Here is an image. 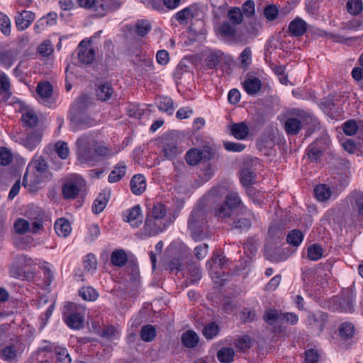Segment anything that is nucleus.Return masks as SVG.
Instances as JSON below:
<instances>
[{
  "mask_svg": "<svg viewBox=\"0 0 363 363\" xmlns=\"http://www.w3.org/2000/svg\"><path fill=\"white\" fill-rule=\"evenodd\" d=\"M79 295L85 301H94L97 299L99 294L97 291L91 286L82 287L79 291Z\"/></svg>",
  "mask_w": 363,
  "mask_h": 363,
  "instance_id": "42",
  "label": "nucleus"
},
{
  "mask_svg": "<svg viewBox=\"0 0 363 363\" xmlns=\"http://www.w3.org/2000/svg\"><path fill=\"white\" fill-rule=\"evenodd\" d=\"M167 208L162 203H157L153 205L152 210L147 213V217L153 218L155 220L168 221L166 217Z\"/></svg>",
  "mask_w": 363,
  "mask_h": 363,
  "instance_id": "21",
  "label": "nucleus"
},
{
  "mask_svg": "<svg viewBox=\"0 0 363 363\" xmlns=\"http://www.w3.org/2000/svg\"><path fill=\"white\" fill-rule=\"evenodd\" d=\"M110 196L111 193L109 191H103L99 194L92 206L94 213L99 214L105 208L110 199Z\"/></svg>",
  "mask_w": 363,
  "mask_h": 363,
  "instance_id": "17",
  "label": "nucleus"
},
{
  "mask_svg": "<svg viewBox=\"0 0 363 363\" xmlns=\"http://www.w3.org/2000/svg\"><path fill=\"white\" fill-rule=\"evenodd\" d=\"M230 130L231 134L238 140H244L249 134V127L245 122L231 124Z\"/></svg>",
  "mask_w": 363,
  "mask_h": 363,
  "instance_id": "14",
  "label": "nucleus"
},
{
  "mask_svg": "<svg viewBox=\"0 0 363 363\" xmlns=\"http://www.w3.org/2000/svg\"><path fill=\"white\" fill-rule=\"evenodd\" d=\"M26 216L28 220H24V234L31 233L38 234L44 230L45 213L39 207H28Z\"/></svg>",
  "mask_w": 363,
  "mask_h": 363,
  "instance_id": "2",
  "label": "nucleus"
},
{
  "mask_svg": "<svg viewBox=\"0 0 363 363\" xmlns=\"http://www.w3.org/2000/svg\"><path fill=\"white\" fill-rule=\"evenodd\" d=\"M38 53L43 57H48L53 52V47L50 40H45L38 48Z\"/></svg>",
  "mask_w": 363,
  "mask_h": 363,
  "instance_id": "63",
  "label": "nucleus"
},
{
  "mask_svg": "<svg viewBox=\"0 0 363 363\" xmlns=\"http://www.w3.org/2000/svg\"><path fill=\"white\" fill-rule=\"evenodd\" d=\"M127 260L128 257L123 250H116L111 254V261L114 266L123 267Z\"/></svg>",
  "mask_w": 363,
  "mask_h": 363,
  "instance_id": "33",
  "label": "nucleus"
},
{
  "mask_svg": "<svg viewBox=\"0 0 363 363\" xmlns=\"http://www.w3.org/2000/svg\"><path fill=\"white\" fill-rule=\"evenodd\" d=\"M347 292L348 293L347 299L342 298L340 301V307L342 312L349 313L353 311V299L352 293L349 290Z\"/></svg>",
  "mask_w": 363,
  "mask_h": 363,
  "instance_id": "59",
  "label": "nucleus"
},
{
  "mask_svg": "<svg viewBox=\"0 0 363 363\" xmlns=\"http://www.w3.org/2000/svg\"><path fill=\"white\" fill-rule=\"evenodd\" d=\"M262 25L257 19H252L245 27V35L247 38H255L259 34L262 29Z\"/></svg>",
  "mask_w": 363,
  "mask_h": 363,
  "instance_id": "30",
  "label": "nucleus"
},
{
  "mask_svg": "<svg viewBox=\"0 0 363 363\" xmlns=\"http://www.w3.org/2000/svg\"><path fill=\"white\" fill-rule=\"evenodd\" d=\"M194 16L193 9L186 7L183 10L177 12L175 15V18L181 24L187 23L188 20L192 19Z\"/></svg>",
  "mask_w": 363,
  "mask_h": 363,
  "instance_id": "44",
  "label": "nucleus"
},
{
  "mask_svg": "<svg viewBox=\"0 0 363 363\" xmlns=\"http://www.w3.org/2000/svg\"><path fill=\"white\" fill-rule=\"evenodd\" d=\"M242 13L247 18H251L255 14V4L252 0H247L242 5Z\"/></svg>",
  "mask_w": 363,
  "mask_h": 363,
  "instance_id": "58",
  "label": "nucleus"
},
{
  "mask_svg": "<svg viewBox=\"0 0 363 363\" xmlns=\"http://www.w3.org/2000/svg\"><path fill=\"white\" fill-rule=\"evenodd\" d=\"M55 152L57 155L62 160H65L69 155V150L67 144L63 141H58L55 144Z\"/></svg>",
  "mask_w": 363,
  "mask_h": 363,
  "instance_id": "55",
  "label": "nucleus"
},
{
  "mask_svg": "<svg viewBox=\"0 0 363 363\" xmlns=\"http://www.w3.org/2000/svg\"><path fill=\"white\" fill-rule=\"evenodd\" d=\"M13 160L11 152L5 147H0V164L6 166Z\"/></svg>",
  "mask_w": 363,
  "mask_h": 363,
  "instance_id": "56",
  "label": "nucleus"
},
{
  "mask_svg": "<svg viewBox=\"0 0 363 363\" xmlns=\"http://www.w3.org/2000/svg\"><path fill=\"white\" fill-rule=\"evenodd\" d=\"M255 175L249 168L242 169L240 173V182L245 187H248L254 183Z\"/></svg>",
  "mask_w": 363,
  "mask_h": 363,
  "instance_id": "43",
  "label": "nucleus"
},
{
  "mask_svg": "<svg viewBox=\"0 0 363 363\" xmlns=\"http://www.w3.org/2000/svg\"><path fill=\"white\" fill-rule=\"evenodd\" d=\"M313 118L309 115L300 114L297 118L290 117L284 123V130L288 135H297L302 127L312 121Z\"/></svg>",
  "mask_w": 363,
  "mask_h": 363,
  "instance_id": "5",
  "label": "nucleus"
},
{
  "mask_svg": "<svg viewBox=\"0 0 363 363\" xmlns=\"http://www.w3.org/2000/svg\"><path fill=\"white\" fill-rule=\"evenodd\" d=\"M199 336L194 330H188L182 334V343L189 348L196 347L199 343Z\"/></svg>",
  "mask_w": 363,
  "mask_h": 363,
  "instance_id": "29",
  "label": "nucleus"
},
{
  "mask_svg": "<svg viewBox=\"0 0 363 363\" xmlns=\"http://www.w3.org/2000/svg\"><path fill=\"white\" fill-rule=\"evenodd\" d=\"M227 17L229 22L235 25L236 26L241 24L243 21V13L238 7L230 9L227 13Z\"/></svg>",
  "mask_w": 363,
  "mask_h": 363,
  "instance_id": "35",
  "label": "nucleus"
},
{
  "mask_svg": "<svg viewBox=\"0 0 363 363\" xmlns=\"http://www.w3.org/2000/svg\"><path fill=\"white\" fill-rule=\"evenodd\" d=\"M36 91L41 98H49L52 93V87L50 82H44L39 83Z\"/></svg>",
  "mask_w": 363,
  "mask_h": 363,
  "instance_id": "46",
  "label": "nucleus"
},
{
  "mask_svg": "<svg viewBox=\"0 0 363 363\" xmlns=\"http://www.w3.org/2000/svg\"><path fill=\"white\" fill-rule=\"evenodd\" d=\"M126 165L123 162H120L114 167L113 169L108 175V182L115 183L120 181L125 174Z\"/></svg>",
  "mask_w": 363,
  "mask_h": 363,
  "instance_id": "28",
  "label": "nucleus"
},
{
  "mask_svg": "<svg viewBox=\"0 0 363 363\" xmlns=\"http://www.w3.org/2000/svg\"><path fill=\"white\" fill-rule=\"evenodd\" d=\"M203 335L207 339H212L219 333V326L216 323H210L203 328Z\"/></svg>",
  "mask_w": 363,
  "mask_h": 363,
  "instance_id": "49",
  "label": "nucleus"
},
{
  "mask_svg": "<svg viewBox=\"0 0 363 363\" xmlns=\"http://www.w3.org/2000/svg\"><path fill=\"white\" fill-rule=\"evenodd\" d=\"M14 62L13 53L11 51L0 52V63L6 68H9Z\"/></svg>",
  "mask_w": 363,
  "mask_h": 363,
  "instance_id": "60",
  "label": "nucleus"
},
{
  "mask_svg": "<svg viewBox=\"0 0 363 363\" xmlns=\"http://www.w3.org/2000/svg\"><path fill=\"white\" fill-rule=\"evenodd\" d=\"M328 320V315L323 311L310 313L306 319L308 328L317 335H320L324 330Z\"/></svg>",
  "mask_w": 363,
  "mask_h": 363,
  "instance_id": "6",
  "label": "nucleus"
},
{
  "mask_svg": "<svg viewBox=\"0 0 363 363\" xmlns=\"http://www.w3.org/2000/svg\"><path fill=\"white\" fill-rule=\"evenodd\" d=\"M244 89L250 95L257 94L261 89V80L254 76H247L242 83Z\"/></svg>",
  "mask_w": 363,
  "mask_h": 363,
  "instance_id": "12",
  "label": "nucleus"
},
{
  "mask_svg": "<svg viewBox=\"0 0 363 363\" xmlns=\"http://www.w3.org/2000/svg\"><path fill=\"white\" fill-rule=\"evenodd\" d=\"M77 160L83 164H94L97 161L94 149H84L83 147L80 150H77Z\"/></svg>",
  "mask_w": 363,
  "mask_h": 363,
  "instance_id": "19",
  "label": "nucleus"
},
{
  "mask_svg": "<svg viewBox=\"0 0 363 363\" xmlns=\"http://www.w3.org/2000/svg\"><path fill=\"white\" fill-rule=\"evenodd\" d=\"M307 253L308 257L311 260L316 261L323 257V250L320 245L313 244L308 247Z\"/></svg>",
  "mask_w": 363,
  "mask_h": 363,
  "instance_id": "45",
  "label": "nucleus"
},
{
  "mask_svg": "<svg viewBox=\"0 0 363 363\" xmlns=\"http://www.w3.org/2000/svg\"><path fill=\"white\" fill-rule=\"evenodd\" d=\"M235 347L240 351H245L252 346V339L249 335H244L235 342Z\"/></svg>",
  "mask_w": 363,
  "mask_h": 363,
  "instance_id": "62",
  "label": "nucleus"
},
{
  "mask_svg": "<svg viewBox=\"0 0 363 363\" xmlns=\"http://www.w3.org/2000/svg\"><path fill=\"white\" fill-rule=\"evenodd\" d=\"M279 13V9L277 6L269 4L265 6L263 11L264 17L269 21L275 20Z\"/></svg>",
  "mask_w": 363,
  "mask_h": 363,
  "instance_id": "57",
  "label": "nucleus"
},
{
  "mask_svg": "<svg viewBox=\"0 0 363 363\" xmlns=\"http://www.w3.org/2000/svg\"><path fill=\"white\" fill-rule=\"evenodd\" d=\"M55 230L56 233L61 237L68 236L72 230L69 222L65 218H59L55 223Z\"/></svg>",
  "mask_w": 363,
  "mask_h": 363,
  "instance_id": "24",
  "label": "nucleus"
},
{
  "mask_svg": "<svg viewBox=\"0 0 363 363\" xmlns=\"http://www.w3.org/2000/svg\"><path fill=\"white\" fill-rule=\"evenodd\" d=\"M235 352L233 348L223 347L217 352V358L222 363H230L233 361Z\"/></svg>",
  "mask_w": 363,
  "mask_h": 363,
  "instance_id": "36",
  "label": "nucleus"
},
{
  "mask_svg": "<svg viewBox=\"0 0 363 363\" xmlns=\"http://www.w3.org/2000/svg\"><path fill=\"white\" fill-rule=\"evenodd\" d=\"M72 123L76 129L88 128L96 124V121L94 119L84 115L73 116L72 118Z\"/></svg>",
  "mask_w": 363,
  "mask_h": 363,
  "instance_id": "23",
  "label": "nucleus"
},
{
  "mask_svg": "<svg viewBox=\"0 0 363 363\" xmlns=\"http://www.w3.org/2000/svg\"><path fill=\"white\" fill-rule=\"evenodd\" d=\"M169 224V221L155 220L146 217L144 226L140 233V238L145 239L147 238L155 236L163 232Z\"/></svg>",
  "mask_w": 363,
  "mask_h": 363,
  "instance_id": "4",
  "label": "nucleus"
},
{
  "mask_svg": "<svg viewBox=\"0 0 363 363\" xmlns=\"http://www.w3.org/2000/svg\"><path fill=\"white\" fill-rule=\"evenodd\" d=\"M207 216L203 204L199 203L191 211L188 220V228L191 236L196 242L208 237L206 232Z\"/></svg>",
  "mask_w": 363,
  "mask_h": 363,
  "instance_id": "1",
  "label": "nucleus"
},
{
  "mask_svg": "<svg viewBox=\"0 0 363 363\" xmlns=\"http://www.w3.org/2000/svg\"><path fill=\"white\" fill-rule=\"evenodd\" d=\"M281 311L276 309L268 308L264 311L263 320L269 325H273L281 320Z\"/></svg>",
  "mask_w": 363,
  "mask_h": 363,
  "instance_id": "34",
  "label": "nucleus"
},
{
  "mask_svg": "<svg viewBox=\"0 0 363 363\" xmlns=\"http://www.w3.org/2000/svg\"><path fill=\"white\" fill-rule=\"evenodd\" d=\"M55 353L57 360L60 363H70L71 357H69L67 350L65 348L56 347Z\"/></svg>",
  "mask_w": 363,
  "mask_h": 363,
  "instance_id": "61",
  "label": "nucleus"
},
{
  "mask_svg": "<svg viewBox=\"0 0 363 363\" xmlns=\"http://www.w3.org/2000/svg\"><path fill=\"white\" fill-rule=\"evenodd\" d=\"M38 118L35 112L30 108L24 106V125L30 128L37 125Z\"/></svg>",
  "mask_w": 363,
  "mask_h": 363,
  "instance_id": "31",
  "label": "nucleus"
},
{
  "mask_svg": "<svg viewBox=\"0 0 363 363\" xmlns=\"http://www.w3.org/2000/svg\"><path fill=\"white\" fill-rule=\"evenodd\" d=\"M322 155V150L316 144H311L307 148V155L312 162H317Z\"/></svg>",
  "mask_w": 363,
  "mask_h": 363,
  "instance_id": "53",
  "label": "nucleus"
},
{
  "mask_svg": "<svg viewBox=\"0 0 363 363\" xmlns=\"http://www.w3.org/2000/svg\"><path fill=\"white\" fill-rule=\"evenodd\" d=\"M224 203L233 211L240 206L241 200L238 193L232 192L226 196Z\"/></svg>",
  "mask_w": 363,
  "mask_h": 363,
  "instance_id": "52",
  "label": "nucleus"
},
{
  "mask_svg": "<svg viewBox=\"0 0 363 363\" xmlns=\"http://www.w3.org/2000/svg\"><path fill=\"white\" fill-rule=\"evenodd\" d=\"M226 189L224 186H218L213 187L203 198V201L213 203L220 200L225 194Z\"/></svg>",
  "mask_w": 363,
  "mask_h": 363,
  "instance_id": "20",
  "label": "nucleus"
},
{
  "mask_svg": "<svg viewBox=\"0 0 363 363\" xmlns=\"http://www.w3.org/2000/svg\"><path fill=\"white\" fill-rule=\"evenodd\" d=\"M77 150H80L82 147L84 149H94L96 146V139L89 134H84L79 138L75 143Z\"/></svg>",
  "mask_w": 363,
  "mask_h": 363,
  "instance_id": "27",
  "label": "nucleus"
},
{
  "mask_svg": "<svg viewBox=\"0 0 363 363\" xmlns=\"http://www.w3.org/2000/svg\"><path fill=\"white\" fill-rule=\"evenodd\" d=\"M236 31V26L228 21L223 22L218 29L220 35L224 38H232L235 36Z\"/></svg>",
  "mask_w": 363,
  "mask_h": 363,
  "instance_id": "32",
  "label": "nucleus"
},
{
  "mask_svg": "<svg viewBox=\"0 0 363 363\" xmlns=\"http://www.w3.org/2000/svg\"><path fill=\"white\" fill-rule=\"evenodd\" d=\"M64 320L71 328L79 330L83 327L84 318L78 312H65L64 313Z\"/></svg>",
  "mask_w": 363,
  "mask_h": 363,
  "instance_id": "9",
  "label": "nucleus"
},
{
  "mask_svg": "<svg viewBox=\"0 0 363 363\" xmlns=\"http://www.w3.org/2000/svg\"><path fill=\"white\" fill-rule=\"evenodd\" d=\"M26 180L27 185L24 184V188L27 187L28 191L30 194H36L43 186V184L49 181L41 177L34 176H25L24 181Z\"/></svg>",
  "mask_w": 363,
  "mask_h": 363,
  "instance_id": "10",
  "label": "nucleus"
},
{
  "mask_svg": "<svg viewBox=\"0 0 363 363\" xmlns=\"http://www.w3.org/2000/svg\"><path fill=\"white\" fill-rule=\"evenodd\" d=\"M38 269L37 263L31 258H27L24 256V280L34 281Z\"/></svg>",
  "mask_w": 363,
  "mask_h": 363,
  "instance_id": "18",
  "label": "nucleus"
},
{
  "mask_svg": "<svg viewBox=\"0 0 363 363\" xmlns=\"http://www.w3.org/2000/svg\"><path fill=\"white\" fill-rule=\"evenodd\" d=\"M78 58L84 64H90L95 57V50L89 46V42L82 40L78 46Z\"/></svg>",
  "mask_w": 363,
  "mask_h": 363,
  "instance_id": "8",
  "label": "nucleus"
},
{
  "mask_svg": "<svg viewBox=\"0 0 363 363\" xmlns=\"http://www.w3.org/2000/svg\"><path fill=\"white\" fill-rule=\"evenodd\" d=\"M307 23L301 18H296L289 25V33L295 37L302 36L307 30Z\"/></svg>",
  "mask_w": 363,
  "mask_h": 363,
  "instance_id": "11",
  "label": "nucleus"
},
{
  "mask_svg": "<svg viewBox=\"0 0 363 363\" xmlns=\"http://www.w3.org/2000/svg\"><path fill=\"white\" fill-rule=\"evenodd\" d=\"M303 234L299 230H291L286 238L287 242L293 246H298L303 239Z\"/></svg>",
  "mask_w": 363,
  "mask_h": 363,
  "instance_id": "40",
  "label": "nucleus"
},
{
  "mask_svg": "<svg viewBox=\"0 0 363 363\" xmlns=\"http://www.w3.org/2000/svg\"><path fill=\"white\" fill-rule=\"evenodd\" d=\"M252 51L250 48H246L240 55L241 67L246 69L251 64Z\"/></svg>",
  "mask_w": 363,
  "mask_h": 363,
  "instance_id": "54",
  "label": "nucleus"
},
{
  "mask_svg": "<svg viewBox=\"0 0 363 363\" xmlns=\"http://www.w3.org/2000/svg\"><path fill=\"white\" fill-rule=\"evenodd\" d=\"M128 223L133 227L138 228L142 223V211L139 205L133 206L128 211L126 219Z\"/></svg>",
  "mask_w": 363,
  "mask_h": 363,
  "instance_id": "15",
  "label": "nucleus"
},
{
  "mask_svg": "<svg viewBox=\"0 0 363 363\" xmlns=\"http://www.w3.org/2000/svg\"><path fill=\"white\" fill-rule=\"evenodd\" d=\"M42 133L38 130L30 129L26 131V137L24 141V146L32 150L39 145L41 141Z\"/></svg>",
  "mask_w": 363,
  "mask_h": 363,
  "instance_id": "13",
  "label": "nucleus"
},
{
  "mask_svg": "<svg viewBox=\"0 0 363 363\" xmlns=\"http://www.w3.org/2000/svg\"><path fill=\"white\" fill-rule=\"evenodd\" d=\"M223 55L220 51L211 52L206 58L207 66L211 69L216 67L221 61Z\"/></svg>",
  "mask_w": 363,
  "mask_h": 363,
  "instance_id": "48",
  "label": "nucleus"
},
{
  "mask_svg": "<svg viewBox=\"0 0 363 363\" xmlns=\"http://www.w3.org/2000/svg\"><path fill=\"white\" fill-rule=\"evenodd\" d=\"M18 349L15 345L6 346L0 350L1 359L10 363L16 362Z\"/></svg>",
  "mask_w": 363,
  "mask_h": 363,
  "instance_id": "22",
  "label": "nucleus"
},
{
  "mask_svg": "<svg viewBox=\"0 0 363 363\" xmlns=\"http://www.w3.org/2000/svg\"><path fill=\"white\" fill-rule=\"evenodd\" d=\"M151 30L150 23L146 20H140L135 24V32L141 37L146 35Z\"/></svg>",
  "mask_w": 363,
  "mask_h": 363,
  "instance_id": "47",
  "label": "nucleus"
},
{
  "mask_svg": "<svg viewBox=\"0 0 363 363\" xmlns=\"http://www.w3.org/2000/svg\"><path fill=\"white\" fill-rule=\"evenodd\" d=\"M113 94V89L111 85L107 82L100 84L96 89L97 98L103 101L109 100Z\"/></svg>",
  "mask_w": 363,
  "mask_h": 363,
  "instance_id": "26",
  "label": "nucleus"
},
{
  "mask_svg": "<svg viewBox=\"0 0 363 363\" xmlns=\"http://www.w3.org/2000/svg\"><path fill=\"white\" fill-rule=\"evenodd\" d=\"M347 11L352 15H358L363 9L362 0H349L347 3Z\"/></svg>",
  "mask_w": 363,
  "mask_h": 363,
  "instance_id": "51",
  "label": "nucleus"
},
{
  "mask_svg": "<svg viewBox=\"0 0 363 363\" xmlns=\"http://www.w3.org/2000/svg\"><path fill=\"white\" fill-rule=\"evenodd\" d=\"M233 211L223 202L215 208L214 216L218 218H227L232 214Z\"/></svg>",
  "mask_w": 363,
  "mask_h": 363,
  "instance_id": "50",
  "label": "nucleus"
},
{
  "mask_svg": "<svg viewBox=\"0 0 363 363\" xmlns=\"http://www.w3.org/2000/svg\"><path fill=\"white\" fill-rule=\"evenodd\" d=\"M140 335L143 341L151 342L156 336V330L152 325H145L141 328Z\"/></svg>",
  "mask_w": 363,
  "mask_h": 363,
  "instance_id": "41",
  "label": "nucleus"
},
{
  "mask_svg": "<svg viewBox=\"0 0 363 363\" xmlns=\"http://www.w3.org/2000/svg\"><path fill=\"white\" fill-rule=\"evenodd\" d=\"M132 192L135 195H140L146 189V180L143 174L133 176L130 182Z\"/></svg>",
  "mask_w": 363,
  "mask_h": 363,
  "instance_id": "16",
  "label": "nucleus"
},
{
  "mask_svg": "<svg viewBox=\"0 0 363 363\" xmlns=\"http://www.w3.org/2000/svg\"><path fill=\"white\" fill-rule=\"evenodd\" d=\"M157 106L160 110L165 112L170 111V114H172L173 101L172 99L168 97L160 98L157 101Z\"/></svg>",
  "mask_w": 363,
  "mask_h": 363,
  "instance_id": "64",
  "label": "nucleus"
},
{
  "mask_svg": "<svg viewBox=\"0 0 363 363\" xmlns=\"http://www.w3.org/2000/svg\"><path fill=\"white\" fill-rule=\"evenodd\" d=\"M204 158H206L205 152L199 149L189 150L186 155V162L192 166L196 165Z\"/></svg>",
  "mask_w": 363,
  "mask_h": 363,
  "instance_id": "25",
  "label": "nucleus"
},
{
  "mask_svg": "<svg viewBox=\"0 0 363 363\" xmlns=\"http://www.w3.org/2000/svg\"><path fill=\"white\" fill-rule=\"evenodd\" d=\"M314 193L318 200L324 201L331 197L332 191L326 184L318 185L314 189Z\"/></svg>",
  "mask_w": 363,
  "mask_h": 363,
  "instance_id": "38",
  "label": "nucleus"
},
{
  "mask_svg": "<svg viewBox=\"0 0 363 363\" xmlns=\"http://www.w3.org/2000/svg\"><path fill=\"white\" fill-rule=\"evenodd\" d=\"M86 182L82 177H77L67 182L62 186L63 196L67 199H75L85 188Z\"/></svg>",
  "mask_w": 363,
  "mask_h": 363,
  "instance_id": "7",
  "label": "nucleus"
},
{
  "mask_svg": "<svg viewBox=\"0 0 363 363\" xmlns=\"http://www.w3.org/2000/svg\"><path fill=\"white\" fill-rule=\"evenodd\" d=\"M162 150L164 157L169 160L176 157L177 155L182 152V150L174 142L164 144Z\"/></svg>",
  "mask_w": 363,
  "mask_h": 363,
  "instance_id": "37",
  "label": "nucleus"
},
{
  "mask_svg": "<svg viewBox=\"0 0 363 363\" xmlns=\"http://www.w3.org/2000/svg\"><path fill=\"white\" fill-rule=\"evenodd\" d=\"M25 176H35L50 180L52 173L48 171V165L41 156H35L29 162Z\"/></svg>",
  "mask_w": 363,
  "mask_h": 363,
  "instance_id": "3",
  "label": "nucleus"
},
{
  "mask_svg": "<svg viewBox=\"0 0 363 363\" xmlns=\"http://www.w3.org/2000/svg\"><path fill=\"white\" fill-rule=\"evenodd\" d=\"M339 334L345 340L352 338L354 334V327L349 322L342 323L339 327Z\"/></svg>",
  "mask_w": 363,
  "mask_h": 363,
  "instance_id": "39",
  "label": "nucleus"
}]
</instances>
